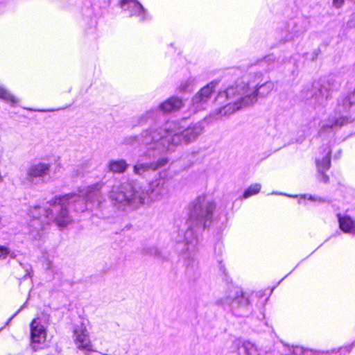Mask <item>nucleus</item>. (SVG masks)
I'll use <instances>...</instances> for the list:
<instances>
[{
    "mask_svg": "<svg viewBox=\"0 0 355 355\" xmlns=\"http://www.w3.org/2000/svg\"><path fill=\"white\" fill-rule=\"evenodd\" d=\"M101 187L102 184L97 183L82 189L78 194L55 196L47 202L46 206L35 207L32 211L33 217L43 216L60 227H67L73 220V216L68 208H73L74 212H83L99 205V191Z\"/></svg>",
    "mask_w": 355,
    "mask_h": 355,
    "instance_id": "obj_1",
    "label": "nucleus"
},
{
    "mask_svg": "<svg viewBox=\"0 0 355 355\" xmlns=\"http://www.w3.org/2000/svg\"><path fill=\"white\" fill-rule=\"evenodd\" d=\"M202 132L201 122L192 123L184 128L176 121H168L162 125L155 121L153 125L143 131L141 141L149 149L158 153L171 152L182 144L194 141Z\"/></svg>",
    "mask_w": 355,
    "mask_h": 355,
    "instance_id": "obj_2",
    "label": "nucleus"
},
{
    "mask_svg": "<svg viewBox=\"0 0 355 355\" xmlns=\"http://www.w3.org/2000/svg\"><path fill=\"white\" fill-rule=\"evenodd\" d=\"M216 203L211 198L205 196L197 198L191 205L187 229L184 236L178 240L183 242L181 249L185 259L193 257L198 250V232L209 226L213 220Z\"/></svg>",
    "mask_w": 355,
    "mask_h": 355,
    "instance_id": "obj_3",
    "label": "nucleus"
},
{
    "mask_svg": "<svg viewBox=\"0 0 355 355\" xmlns=\"http://www.w3.org/2000/svg\"><path fill=\"white\" fill-rule=\"evenodd\" d=\"M166 193V181L164 178H159L152 181L146 191L130 182L114 186L110 191V198L115 204L136 209L140 205L159 200Z\"/></svg>",
    "mask_w": 355,
    "mask_h": 355,
    "instance_id": "obj_4",
    "label": "nucleus"
},
{
    "mask_svg": "<svg viewBox=\"0 0 355 355\" xmlns=\"http://www.w3.org/2000/svg\"><path fill=\"white\" fill-rule=\"evenodd\" d=\"M232 345L237 349L238 355H337L338 352L333 351H315L305 349L301 346H290L284 343H277L272 350H263L255 343L249 340L235 339Z\"/></svg>",
    "mask_w": 355,
    "mask_h": 355,
    "instance_id": "obj_5",
    "label": "nucleus"
},
{
    "mask_svg": "<svg viewBox=\"0 0 355 355\" xmlns=\"http://www.w3.org/2000/svg\"><path fill=\"white\" fill-rule=\"evenodd\" d=\"M238 87L235 83L228 86L225 90L220 91L216 97V101L218 104H225L220 108L214 110L209 115L211 119H222L223 117L233 114L235 111L245 107L247 105L241 104L242 96L238 91Z\"/></svg>",
    "mask_w": 355,
    "mask_h": 355,
    "instance_id": "obj_6",
    "label": "nucleus"
},
{
    "mask_svg": "<svg viewBox=\"0 0 355 355\" xmlns=\"http://www.w3.org/2000/svg\"><path fill=\"white\" fill-rule=\"evenodd\" d=\"M353 104H355V88L349 96L339 101L334 115L330 116L327 121H321L318 131L319 136L322 137H325L326 135L332 134L336 128L353 121L354 119L349 120L347 116L344 115Z\"/></svg>",
    "mask_w": 355,
    "mask_h": 355,
    "instance_id": "obj_7",
    "label": "nucleus"
},
{
    "mask_svg": "<svg viewBox=\"0 0 355 355\" xmlns=\"http://www.w3.org/2000/svg\"><path fill=\"white\" fill-rule=\"evenodd\" d=\"M239 94L242 96L241 104L251 105L257 102L259 98H265L273 89L274 85L267 81L260 85L251 81L250 76H245L235 82Z\"/></svg>",
    "mask_w": 355,
    "mask_h": 355,
    "instance_id": "obj_8",
    "label": "nucleus"
},
{
    "mask_svg": "<svg viewBox=\"0 0 355 355\" xmlns=\"http://www.w3.org/2000/svg\"><path fill=\"white\" fill-rule=\"evenodd\" d=\"M142 135L143 132L141 134V136L137 139L138 140V143L146 150V152L143 153L138 162L132 168L133 173L139 176L145 175L146 173L150 171H156L159 168L165 166L168 162V159L165 157L160 158L156 162L148 161L151 159V157H155L162 153H158L157 150L149 149L146 145L144 144L141 141Z\"/></svg>",
    "mask_w": 355,
    "mask_h": 355,
    "instance_id": "obj_9",
    "label": "nucleus"
},
{
    "mask_svg": "<svg viewBox=\"0 0 355 355\" xmlns=\"http://www.w3.org/2000/svg\"><path fill=\"white\" fill-rule=\"evenodd\" d=\"M221 303L230 307L232 312L237 316H245L251 312L249 296L238 287H233L221 300Z\"/></svg>",
    "mask_w": 355,
    "mask_h": 355,
    "instance_id": "obj_10",
    "label": "nucleus"
},
{
    "mask_svg": "<svg viewBox=\"0 0 355 355\" xmlns=\"http://www.w3.org/2000/svg\"><path fill=\"white\" fill-rule=\"evenodd\" d=\"M340 78L334 75H330L324 80L322 83H315L313 85L314 92H311V95H306V98H314L318 104L322 105L330 97L331 91L336 89L340 85Z\"/></svg>",
    "mask_w": 355,
    "mask_h": 355,
    "instance_id": "obj_11",
    "label": "nucleus"
},
{
    "mask_svg": "<svg viewBox=\"0 0 355 355\" xmlns=\"http://www.w3.org/2000/svg\"><path fill=\"white\" fill-rule=\"evenodd\" d=\"M216 83L211 82L202 87L191 98L189 111L197 113L205 110L211 105L216 87Z\"/></svg>",
    "mask_w": 355,
    "mask_h": 355,
    "instance_id": "obj_12",
    "label": "nucleus"
},
{
    "mask_svg": "<svg viewBox=\"0 0 355 355\" xmlns=\"http://www.w3.org/2000/svg\"><path fill=\"white\" fill-rule=\"evenodd\" d=\"M72 340L79 351L83 352L85 355L90 352H96L94 345L92 343L87 324L84 322L76 324L73 326L72 331Z\"/></svg>",
    "mask_w": 355,
    "mask_h": 355,
    "instance_id": "obj_13",
    "label": "nucleus"
},
{
    "mask_svg": "<svg viewBox=\"0 0 355 355\" xmlns=\"http://www.w3.org/2000/svg\"><path fill=\"white\" fill-rule=\"evenodd\" d=\"M183 105L181 98L171 97L161 103L158 109L150 110L139 117V124L153 122L157 120L159 111L168 113L178 110Z\"/></svg>",
    "mask_w": 355,
    "mask_h": 355,
    "instance_id": "obj_14",
    "label": "nucleus"
},
{
    "mask_svg": "<svg viewBox=\"0 0 355 355\" xmlns=\"http://www.w3.org/2000/svg\"><path fill=\"white\" fill-rule=\"evenodd\" d=\"M31 346L34 351L44 347L46 340V330L37 319H34L31 324Z\"/></svg>",
    "mask_w": 355,
    "mask_h": 355,
    "instance_id": "obj_15",
    "label": "nucleus"
},
{
    "mask_svg": "<svg viewBox=\"0 0 355 355\" xmlns=\"http://www.w3.org/2000/svg\"><path fill=\"white\" fill-rule=\"evenodd\" d=\"M51 165L46 162H36L32 164L27 169V179L29 182H36L49 175Z\"/></svg>",
    "mask_w": 355,
    "mask_h": 355,
    "instance_id": "obj_16",
    "label": "nucleus"
},
{
    "mask_svg": "<svg viewBox=\"0 0 355 355\" xmlns=\"http://www.w3.org/2000/svg\"><path fill=\"white\" fill-rule=\"evenodd\" d=\"M331 150L329 147H327L324 150V155L320 158L316 159V166L319 173L318 180L319 181L327 183L329 181V177L324 174L330 168L331 160H330Z\"/></svg>",
    "mask_w": 355,
    "mask_h": 355,
    "instance_id": "obj_17",
    "label": "nucleus"
},
{
    "mask_svg": "<svg viewBox=\"0 0 355 355\" xmlns=\"http://www.w3.org/2000/svg\"><path fill=\"white\" fill-rule=\"evenodd\" d=\"M121 7L124 10H128L132 16H137L140 20L146 18V11L137 0H121Z\"/></svg>",
    "mask_w": 355,
    "mask_h": 355,
    "instance_id": "obj_18",
    "label": "nucleus"
},
{
    "mask_svg": "<svg viewBox=\"0 0 355 355\" xmlns=\"http://www.w3.org/2000/svg\"><path fill=\"white\" fill-rule=\"evenodd\" d=\"M128 164L123 159H112L107 163V168L110 171L116 173H123L126 171Z\"/></svg>",
    "mask_w": 355,
    "mask_h": 355,
    "instance_id": "obj_19",
    "label": "nucleus"
},
{
    "mask_svg": "<svg viewBox=\"0 0 355 355\" xmlns=\"http://www.w3.org/2000/svg\"><path fill=\"white\" fill-rule=\"evenodd\" d=\"M0 99L8 103L11 106H15L18 103V99L2 85H0Z\"/></svg>",
    "mask_w": 355,
    "mask_h": 355,
    "instance_id": "obj_20",
    "label": "nucleus"
},
{
    "mask_svg": "<svg viewBox=\"0 0 355 355\" xmlns=\"http://www.w3.org/2000/svg\"><path fill=\"white\" fill-rule=\"evenodd\" d=\"M339 225L344 232L353 233L355 228V221L349 216L339 217Z\"/></svg>",
    "mask_w": 355,
    "mask_h": 355,
    "instance_id": "obj_21",
    "label": "nucleus"
},
{
    "mask_svg": "<svg viewBox=\"0 0 355 355\" xmlns=\"http://www.w3.org/2000/svg\"><path fill=\"white\" fill-rule=\"evenodd\" d=\"M195 80L188 79L182 82L180 85V90L183 92H191L194 89Z\"/></svg>",
    "mask_w": 355,
    "mask_h": 355,
    "instance_id": "obj_22",
    "label": "nucleus"
},
{
    "mask_svg": "<svg viewBox=\"0 0 355 355\" xmlns=\"http://www.w3.org/2000/svg\"><path fill=\"white\" fill-rule=\"evenodd\" d=\"M261 189V184H254L250 185L244 192L243 198H248L253 195H255L259 192Z\"/></svg>",
    "mask_w": 355,
    "mask_h": 355,
    "instance_id": "obj_23",
    "label": "nucleus"
},
{
    "mask_svg": "<svg viewBox=\"0 0 355 355\" xmlns=\"http://www.w3.org/2000/svg\"><path fill=\"white\" fill-rule=\"evenodd\" d=\"M308 199L309 200L311 201V202H317V203H322V202H324V199L320 197V196H312V195H303V196H301L299 200H298V202L300 204H302V203H304V201L306 199Z\"/></svg>",
    "mask_w": 355,
    "mask_h": 355,
    "instance_id": "obj_24",
    "label": "nucleus"
},
{
    "mask_svg": "<svg viewBox=\"0 0 355 355\" xmlns=\"http://www.w3.org/2000/svg\"><path fill=\"white\" fill-rule=\"evenodd\" d=\"M8 256L15 258L16 254L14 252L10 251L8 248L0 245V259H4Z\"/></svg>",
    "mask_w": 355,
    "mask_h": 355,
    "instance_id": "obj_25",
    "label": "nucleus"
},
{
    "mask_svg": "<svg viewBox=\"0 0 355 355\" xmlns=\"http://www.w3.org/2000/svg\"><path fill=\"white\" fill-rule=\"evenodd\" d=\"M344 3L345 0H332V6L336 9L342 8Z\"/></svg>",
    "mask_w": 355,
    "mask_h": 355,
    "instance_id": "obj_26",
    "label": "nucleus"
},
{
    "mask_svg": "<svg viewBox=\"0 0 355 355\" xmlns=\"http://www.w3.org/2000/svg\"><path fill=\"white\" fill-rule=\"evenodd\" d=\"M298 33V31H288V33L285 36V40H292Z\"/></svg>",
    "mask_w": 355,
    "mask_h": 355,
    "instance_id": "obj_27",
    "label": "nucleus"
},
{
    "mask_svg": "<svg viewBox=\"0 0 355 355\" xmlns=\"http://www.w3.org/2000/svg\"><path fill=\"white\" fill-rule=\"evenodd\" d=\"M23 306H21L10 319L9 321L11 320L22 309Z\"/></svg>",
    "mask_w": 355,
    "mask_h": 355,
    "instance_id": "obj_28",
    "label": "nucleus"
},
{
    "mask_svg": "<svg viewBox=\"0 0 355 355\" xmlns=\"http://www.w3.org/2000/svg\"><path fill=\"white\" fill-rule=\"evenodd\" d=\"M50 268H51V263H49V267H48V269H50Z\"/></svg>",
    "mask_w": 355,
    "mask_h": 355,
    "instance_id": "obj_29",
    "label": "nucleus"
},
{
    "mask_svg": "<svg viewBox=\"0 0 355 355\" xmlns=\"http://www.w3.org/2000/svg\"><path fill=\"white\" fill-rule=\"evenodd\" d=\"M180 246H178V247H177V250H180Z\"/></svg>",
    "mask_w": 355,
    "mask_h": 355,
    "instance_id": "obj_30",
    "label": "nucleus"
},
{
    "mask_svg": "<svg viewBox=\"0 0 355 355\" xmlns=\"http://www.w3.org/2000/svg\"><path fill=\"white\" fill-rule=\"evenodd\" d=\"M291 196V197H293L292 196ZM293 197H294V198H296V197H297V196H294Z\"/></svg>",
    "mask_w": 355,
    "mask_h": 355,
    "instance_id": "obj_31",
    "label": "nucleus"
}]
</instances>
